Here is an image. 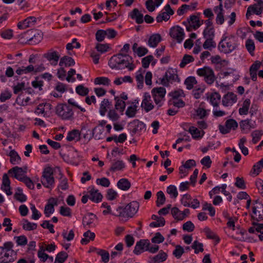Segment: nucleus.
<instances>
[{
  "mask_svg": "<svg viewBox=\"0 0 263 263\" xmlns=\"http://www.w3.org/2000/svg\"><path fill=\"white\" fill-rule=\"evenodd\" d=\"M206 40L203 44L204 49H209L211 48H215L216 46V43L213 41L212 38H205Z\"/></svg>",
  "mask_w": 263,
  "mask_h": 263,
  "instance_id": "680f3d73",
  "label": "nucleus"
},
{
  "mask_svg": "<svg viewBox=\"0 0 263 263\" xmlns=\"http://www.w3.org/2000/svg\"><path fill=\"white\" fill-rule=\"evenodd\" d=\"M197 83V81L194 77H187L185 81H184V84L186 86V88L189 90L192 89L194 85Z\"/></svg>",
  "mask_w": 263,
  "mask_h": 263,
  "instance_id": "09e8293b",
  "label": "nucleus"
},
{
  "mask_svg": "<svg viewBox=\"0 0 263 263\" xmlns=\"http://www.w3.org/2000/svg\"><path fill=\"white\" fill-rule=\"evenodd\" d=\"M43 57L46 58L51 65L55 66L58 64L60 55L57 51L50 50L44 53Z\"/></svg>",
  "mask_w": 263,
  "mask_h": 263,
  "instance_id": "ddd939ff",
  "label": "nucleus"
},
{
  "mask_svg": "<svg viewBox=\"0 0 263 263\" xmlns=\"http://www.w3.org/2000/svg\"><path fill=\"white\" fill-rule=\"evenodd\" d=\"M188 23L190 25H192L193 29H197L201 25L199 23V20L196 15H192L188 18Z\"/></svg>",
  "mask_w": 263,
  "mask_h": 263,
  "instance_id": "ea45409f",
  "label": "nucleus"
},
{
  "mask_svg": "<svg viewBox=\"0 0 263 263\" xmlns=\"http://www.w3.org/2000/svg\"><path fill=\"white\" fill-rule=\"evenodd\" d=\"M111 105V102H110L107 99H104L101 102L99 112L101 116H105L107 108H109Z\"/></svg>",
  "mask_w": 263,
  "mask_h": 263,
  "instance_id": "473e14b6",
  "label": "nucleus"
},
{
  "mask_svg": "<svg viewBox=\"0 0 263 263\" xmlns=\"http://www.w3.org/2000/svg\"><path fill=\"white\" fill-rule=\"evenodd\" d=\"M249 7L253 13L260 15L263 11V1L259 0L256 4L250 6Z\"/></svg>",
  "mask_w": 263,
  "mask_h": 263,
  "instance_id": "a878e982",
  "label": "nucleus"
},
{
  "mask_svg": "<svg viewBox=\"0 0 263 263\" xmlns=\"http://www.w3.org/2000/svg\"><path fill=\"white\" fill-rule=\"evenodd\" d=\"M214 12L217 14L216 17V23L222 25L224 23V13L222 4L220 3L218 6H215L214 8Z\"/></svg>",
  "mask_w": 263,
  "mask_h": 263,
  "instance_id": "f3484780",
  "label": "nucleus"
},
{
  "mask_svg": "<svg viewBox=\"0 0 263 263\" xmlns=\"http://www.w3.org/2000/svg\"><path fill=\"white\" fill-rule=\"evenodd\" d=\"M14 197L16 200L21 202H25L27 200L26 195L23 194L22 190L19 187L17 189V192L14 194Z\"/></svg>",
  "mask_w": 263,
  "mask_h": 263,
  "instance_id": "de8ad7c7",
  "label": "nucleus"
},
{
  "mask_svg": "<svg viewBox=\"0 0 263 263\" xmlns=\"http://www.w3.org/2000/svg\"><path fill=\"white\" fill-rule=\"evenodd\" d=\"M151 102V97L148 92H145L144 94V98L141 103V107L144 108L146 112H148L152 110L154 106Z\"/></svg>",
  "mask_w": 263,
  "mask_h": 263,
  "instance_id": "dca6fc26",
  "label": "nucleus"
},
{
  "mask_svg": "<svg viewBox=\"0 0 263 263\" xmlns=\"http://www.w3.org/2000/svg\"><path fill=\"white\" fill-rule=\"evenodd\" d=\"M97 218L96 215L92 213L86 214L83 218L82 223L84 226L90 227L93 223L94 220Z\"/></svg>",
  "mask_w": 263,
  "mask_h": 263,
  "instance_id": "b1692460",
  "label": "nucleus"
},
{
  "mask_svg": "<svg viewBox=\"0 0 263 263\" xmlns=\"http://www.w3.org/2000/svg\"><path fill=\"white\" fill-rule=\"evenodd\" d=\"M96 183L98 185H100L106 187H108L110 184L109 179L106 177L97 179L96 180Z\"/></svg>",
  "mask_w": 263,
  "mask_h": 263,
  "instance_id": "338daca9",
  "label": "nucleus"
},
{
  "mask_svg": "<svg viewBox=\"0 0 263 263\" xmlns=\"http://www.w3.org/2000/svg\"><path fill=\"white\" fill-rule=\"evenodd\" d=\"M194 60L193 56L189 54H185L179 64L180 68H184L187 64L193 62Z\"/></svg>",
  "mask_w": 263,
  "mask_h": 263,
  "instance_id": "a18cd8bd",
  "label": "nucleus"
},
{
  "mask_svg": "<svg viewBox=\"0 0 263 263\" xmlns=\"http://www.w3.org/2000/svg\"><path fill=\"white\" fill-rule=\"evenodd\" d=\"M13 247V243L11 241H7L4 243L3 247H0V250L2 251L5 250L7 252H10L11 256H16V253L12 250Z\"/></svg>",
  "mask_w": 263,
  "mask_h": 263,
  "instance_id": "4c0bfd02",
  "label": "nucleus"
},
{
  "mask_svg": "<svg viewBox=\"0 0 263 263\" xmlns=\"http://www.w3.org/2000/svg\"><path fill=\"white\" fill-rule=\"evenodd\" d=\"M125 166V163L122 160H116L112 163L109 171L113 172L122 171Z\"/></svg>",
  "mask_w": 263,
  "mask_h": 263,
  "instance_id": "cd10ccee",
  "label": "nucleus"
},
{
  "mask_svg": "<svg viewBox=\"0 0 263 263\" xmlns=\"http://www.w3.org/2000/svg\"><path fill=\"white\" fill-rule=\"evenodd\" d=\"M84 238H82L81 243L82 245L87 244L90 240H93L95 237V234L89 230L85 232L83 234Z\"/></svg>",
  "mask_w": 263,
  "mask_h": 263,
  "instance_id": "72a5a7b5",
  "label": "nucleus"
},
{
  "mask_svg": "<svg viewBox=\"0 0 263 263\" xmlns=\"http://www.w3.org/2000/svg\"><path fill=\"white\" fill-rule=\"evenodd\" d=\"M166 253L161 250L159 254L153 257L152 260L154 263H159L165 261L167 259Z\"/></svg>",
  "mask_w": 263,
  "mask_h": 263,
  "instance_id": "79ce46f5",
  "label": "nucleus"
},
{
  "mask_svg": "<svg viewBox=\"0 0 263 263\" xmlns=\"http://www.w3.org/2000/svg\"><path fill=\"white\" fill-rule=\"evenodd\" d=\"M237 100V96L233 92H229L223 96L222 103L224 106H229L236 103Z\"/></svg>",
  "mask_w": 263,
  "mask_h": 263,
  "instance_id": "4468645a",
  "label": "nucleus"
},
{
  "mask_svg": "<svg viewBox=\"0 0 263 263\" xmlns=\"http://www.w3.org/2000/svg\"><path fill=\"white\" fill-rule=\"evenodd\" d=\"M240 127L242 130L249 131L251 128H255L254 124L251 122L250 119L242 120L239 122Z\"/></svg>",
  "mask_w": 263,
  "mask_h": 263,
  "instance_id": "c756f323",
  "label": "nucleus"
},
{
  "mask_svg": "<svg viewBox=\"0 0 263 263\" xmlns=\"http://www.w3.org/2000/svg\"><path fill=\"white\" fill-rule=\"evenodd\" d=\"M167 193L170 195L172 197L176 198L178 196V192L176 187L174 185H169L166 189Z\"/></svg>",
  "mask_w": 263,
  "mask_h": 263,
  "instance_id": "e2e57ef3",
  "label": "nucleus"
},
{
  "mask_svg": "<svg viewBox=\"0 0 263 263\" xmlns=\"http://www.w3.org/2000/svg\"><path fill=\"white\" fill-rule=\"evenodd\" d=\"M14 238L16 240V242L18 246H24L27 244L28 240L25 235L15 236Z\"/></svg>",
  "mask_w": 263,
  "mask_h": 263,
  "instance_id": "052dcab7",
  "label": "nucleus"
},
{
  "mask_svg": "<svg viewBox=\"0 0 263 263\" xmlns=\"http://www.w3.org/2000/svg\"><path fill=\"white\" fill-rule=\"evenodd\" d=\"M34 70V66L32 65H28L27 67L23 66L19 67L16 70V73L18 75H21L23 74H27L32 72Z\"/></svg>",
  "mask_w": 263,
  "mask_h": 263,
  "instance_id": "a19ab883",
  "label": "nucleus"
},
{
  "mask_svg": "<svg viewBox=\"0 0 263 263\" xmlns=\"http://www.w3.org/2000/svg\"><path fill=\"white\" fill-rule=\"evenodd\" d=\"M27 172V167L25 166L23 167L14 166L8 171L9 174H12V177L19 181L23 179L24 176H27L26 174Z\"/></svg>",
  "mask_w": 263,
  "mask_h": 263,
  "instance_id": "9b49d317",
  "label": "nucleus"
},
{
  "mask_svg": "<svg viewBox=\"0 0 263 263\" xmlns=\"http://www.w3.org/2000/svg\"><path fill=\"white\" fill-rule=\"evenodd\" d=\"M109 48V46L107 44H103L97 43L96 46V49L101 53H103L107 52Z\"/></svg>",
  "mask_w": 263,
  "mask_h": 263,
  "instance_id": "69168bd1",
  "label": "nucleus"
},
{
  "mask_svg": "<svg viewBox=\"0 0 263 263\" xmlns=\"http://www.w3.org/2000/svg\"><path fill=\"white\" fill-rule=\"evenodd\" d=\"M57 199L54 198H51L49 199L48 203L45 205L44 209V214L47 217H49L50 214L53 213L54 211V205H57Z\"/></svg>",
  "mask_w": 263,
  "mask_h": 263,
  "instance_id": "a211bd4d",
  "label": "nucleus"
},
{
  "mask_svg": "<svg viewBox=\"0 0 263 263\" xmlns=\"http://www.w3.org/2000/svg\"><path fill=\"white\" fill-rule=\"evenodd\" d=\"M131 123L133 125V128L131 130V134L132 135H134L145 129V124L142 121H140L138 120H135Z\"/></svg>",
  "mask_w": 263,
  "mask_h": 263,
  "instance_id": "412c9836",
  "label": "nucleus"
},
{
  "mask_svg": "<svg viewBox=\"0 0 263 263\" xmlns=\"http://www.w3.org/2000/svg\"><path fill=\"white\" fill-rule=\"evenodd\" d=\"M23 229L25 231H32L37 228V225L35 223L31 222L26 219H23Z\"/></svg>",
  "mask_w": 263,
  "mask_h": 263,
  "instance_id": "e433bc0d",
  "label": "nucleus"
},
{
  "mask_svg": "<svg viewBox=\"0 0 263 263\" xmlns=\"http://www.w3.org/2000/svg\"><path fill=\"white\" fill-rule=\"evenodd\" d=\"M251 104V101L249 99H246L243 102L242 107L239 109V114L240 115H246L248 114V111Z\"/></svg>",
  "mask_w": 263,
  "mask_h": 263,
  "instance_id": "c9c22d12",
  "label": "nucleus"
},
{
  "mask_svg": "<svg viewBox=\"0 0 263 263\" xmlns=\"http://www.w3.org/2000/svg\"><path fill=\"white\" fill-rule=\"evenodd\" d=\"M163 10L164 11H161L156 17V21L158 23H161L163 21H167L170 19V16L174 14V11L171 8L169 4H166Z\"/></svg>",
  "mask_w": 263,
  "mask_h": 263,
  "instance_id": "9d476101",
  "label": "nucleus"
},
{
  "mask_svg": "<svg viewBox=\"0 0 263 263\" xmlns=\"http://www.w3.org/2000/svg\"><path fill=\"white\" fill-rule=\"evenodd\" d=\"M136 79L137 82V87L139 89L142 88L143 86V76L141 70H139L136 76Z\"/></svg>",
  "mask_w": 263,
  "mask_h": 263,
  "instance_id": "603ef678",
  "label": "nucleus"
},
{
  "mask_svg": "<svg viewBox=\"0 0 263 263\" xmlns=\"http://www.w3.org/2000/svg\"><path fill=\"white\" fill-rule=\"evenodd\" d=\"M198 76L204 78V81L208 84H212L216 80L213 70L208 66L199 68L197 70Z\"/></svg>",
  "mask_w": 263,
  "mask_h": 263,
  "instance_id": "0eeeda50",
  "label": "nucleus"
},
{
  "mask_svg": "<svg viewBox=\"0 0 263 263\" xmlns=\"http://www.w3.org/2000/svg\"><path fill=\"white\" fill-rule=\"evenodd\" d=\"M165 196L163 192L160 191L157 193V200L156 205L158 207H160L163 205L165 202Z\"/></svg>",
  "mask_w": 263,
  "mask_h": 263,
  "instance_id": "37998d69",
  "label": "nucleus"
},
{
  "mask_svg": "<svg viewBox=\"0 0 263 263\" xmlns=\"http://www.w3.org/2000/svg\"><path fill=\"white\" fill-rule=\"evenodd\" d=\"M138 106L136 104L132 105L127 108L125 115L128 118H134L137 112Z\"/></svg>",
  "mask_w": 263,
  "mask_h": 263,
  "instance_id": "58836bf2",
  "label": "nucleus"
},
{
  "mask_svg": "<svg viewBox=\"0 0 263 263\" xmlns=\"http://www.w3.org/2000/svg\"><path fill=\"white\" fill-rule=\"evenodd\" d=\"M20 36L26 39L30 44H36L42 40L43 33L39 30H29L20 35Z\"/></svg>",
  "mask_w": 263,
  "mask_h": 263,
  "instance_id": "423d86ee",
  "label": "nucleus"
},
{
  "mask_svg": "<svg viewBox=\"0 0 263 263\" xmlns=\"http://www.w3.org/2000/svg\"><path fill=\"white\" fill-rule=\"evenodd\" d=\"M94 83L96 85H104L108 86L110 85V81L107 77H100L96 78L94 80Z\"/></svg>",
  "mask_w": 263,
  "mask_h": 263,
  "instance_id": "49530a36",
  "label": "nucleus"
},
{
  "mask_svg": "<svg viewBox=\"0 0 263 263\" xmlns=\"http://www.w3.org/2000/svg\"><path fill=\"white\" fill-rule=\"evenodd\" d=\"M81 133L78 129H73L68 133L66 140L68 141L76 140L78 141L80 140Z\"/></svg>",
  "mask_w": 263,
  "mask_h": 263,
  "instance_id": "bb28decb",
  "label": "nucleus"
},
{
  "mask_svg": "<svg viewBox=\"0 0 263 263\" xmlns=\"http://www.w3.org/2000/svg\"><path fill=\"white\" fill-rule=\"evenodd\" d=\"M99 128L95 127L92 130H90L87 128L85 125H82L81 129V135L82 137L88 141H89L92 137H95V134L97 133Z\"/></svg>",
  "mask_w": 263,
  "mask_h": 263,
  "instance_id": "2eb2a0df",
  "label": "nucleus"
},
{
  "mask_svg": "<svg viewBox=\"0 0 263 263\" xmlns=\"http://www.w3.org/2000/svg\"><path fill=\"white\" fill-rule=\"evenodd\" d=\"M75 64L74 60L70 57L64 56L62 57L60 61L59 65L60 66H65V67H70Z\"/></svg>",
  "mask_w": 263,
  "mask_h": 263,
  "instance_id": "7c9ffc66",
  "label": "nucleus"
},
{
  "mask_svg": "<svg viewBox=\"0 0 263 263\" xmlns=\"http://www.w3.org/2000/svg\"><path fill=\"white\" fill-rule=\"evenodd\" d=\"M108 65L111 69H123L127 68L129 71L134 70L135 67L132 58L122 53L111 57L108 61Z\"/></svg>",
  "mask_w": 263,
  "mask_h": 263,
  "instance_id": "f257e3e1",
  "label": "nucleus"
},
{
  "mask_svg": "<svg viewBox=\"0 0 263 263\" xmlns=\"http://www.w3.org/2000/svg\"><path fill=\"white\" fill-rule=\"evenodd\" d=\"M53 175V170L51 167L44 168L41 178L42 184L44 187L50 189L53 188L55 183Z\"/></svg>",
  "mask_w": 263,
  "mask_h": 263,
  "instance_id": "39448f33",
  "label": "nucleus"
},
{
  "mask_svg": "<svg viewBox=\"0 0 263 263\" xmlns=\"http://www.w3.org/2000/svg\"><path fill=\"white\" fill-rule=\"evenodd\" d=\"M139 203L136 201H133L128 203L125 207L119 206L116 209L117 214L113 215L124 218H132L138 211Z\"/></svg>",
  "mask_w": 263,
  "mask_h": 263,
  "instance_id": "f03ea898",
  "label": "nucleus"
},
{
  "mask_svg": "<svg viewBox=\"0 0 263 263\" xmlns=\"http://www.w3.org/2000/svg\"><path fill=\"white\" fill-rule=\"evenodd\" d=\"M60 175L61 177L58 187H60L63 190H66L68 189V180L66 177H63L62 173H60Z\"/></svg>",
  "mask_w": 263,
  "mask_h": 263,
  "instance_id": "0e129e2a",
  "label": "nucleus"
},
{
  "mask_svg": "<svg viewBox=\"0 0 263 263\" xmlns=\"http://www.w3.org/2000/svg\"><path fill=\"white\" fill-rule=\"evenodd\" d=\"M7 155L10 157V162L13 165H17L20 164L21 162V158L18 153L14 150H11Z\"/></svg>",
  "mask_w": 263,
  "mask_h": 263,
  "instance_id": "393cba45",
  "label": "nucleus"
},
{
  "mask_svg": "<svg viewBox=\"0 0 263 263\" xmlns=\"http://www.w3.org/2000/svg\"><path fill=\"white\" fill-rule=\"evenodd\" d=\"M68 254L64 252H59L56 256L54 263H64L68 258Z\"/></svg>",
  "mask_w": 263,
  "mask_h": 263,
  "instance_id": "c03bdc74",
  "label": "nucleus"
},
{
  "mask_svg": "<svg viewBox=\"0 0 263 263\" xmlns=\"http://www.w3.org/2000/svg\"><path fill=\"white\" fill-rule=\"evenodd\" d=\"M184 253V249L180 245H176L175 250L173 252V254L176 258L179 259Z\"/></svg>",
  "mask_w": 263,
  "mask_h": 263,
  "instance_id": "4d7b16f0",
  "label": "nucleus"
},
{
  "mask_svg": "<svg viewBox=\"0 0 263 263\" xmlns=\"http://www.w3.org/2000/svg\"><path fill=\"white\" fill-rule=\"evenodd\" d=\"M191 248L194 249L195 254H198L199 252H202L203 251V245L202 243L199 242L197 240L193 242Z\"/></svg>",
  "mask_w": 263,
  "mask_h": 263,
  "instance_id": "3c124183",
  "label": "nucleus"
},
{
  "mask_svg": "<svg viewBox=\"0 0 263 263\" xmlns=\"http://www.w3.org/2000/svg\"><path fill=\"white\" fill-rule=\"evenodd\" d=\"M56 115L62 120L73 121L74 112L72 109L66 104H59L55 107Z\"/></svg>",
  "mask_w": 263,
  "mask_h": 263,
  "instance_id": "20e7f679",
  "label": "nucleus"
},
{
  "mask_svg": "<svg viewBox=\"0 0 263 263\" xmlns=\"http://www.w3.org/2000/svg\"><path fill=\"white\" fill-rule=\"evenodd\" d=\"M107 117L112 122H116L119 120L120 116L115 109H109L107 114Z\"/></svg>",
  "mask_w": 263,
  "mask_h": 263,
  "instance_id": "5fc2aeb1",
  "label": "nucleus"
},
{
  "mask_svg": "<svg viewBox=\"0 0 263 263\" xmlns=\"http://www.w3.org/2000/svg\"><path fill=\"white\" fill-rule=\"evenodd\" d=\"M203 35L204 38L213 39L215 35L214 28H205L203 32Z\"/></svg>",
  "mask_w": 263,
  "mask_h": 263,
  "instance_id": "bf43d9fd",
  "label": "nucleus"
},
{
  "mask_svg": "<svg viewBox=\"0 0 263 263\" xmlns=\"http://www.w3.org/2000/svg\"><path fill=\"white\" fill-rule=\"evenodd\" d=\"M171 213L175 219L178 221L183 220V216H182V211H180L178 208H173L171 210Z\"/></svg>",
  "mask_w": 263,
  "mask_h": 263,
  "instance_id": "8fccbe9b",
  "label": "nucleus"
},
{
  "mask_svg": "<svg viewBox=\"0 0 263 263\" xmlns=\"http://www.w3.org/2000/svg\"><path fill=\"white\" fill-rule=\"evenodd\" d=\"M89 199L93 202L98 203L101 201L102 199V194L99 192L98 190L93 187L89 191Z\"/></svg>",
  "mask_w": 263,
  "mask_h": 263,
  "instance_id": "5701e85b",
  "label": "nucleus"
},
{
  "mask_svg": "<svg viewBox=\"0 0 263 263\" xmlns=\"http://www.w3.org/2000/svg\"><path fill=\"white\" fill-rule=\"evenodd\" d=\"M76 91L80 96H85L88 93L89 89L83 85H79L76 88Z\"/></svg>",
  "mask_w": 263,
  "mask_h": 263,
  "instance_id": "13d9d810",
  "label": "nucleus"
},
{
  "mask_svg": "<svg viewBox=\"0 0 263 263\" xmlns=\"http://www.w3.org/2000/svg\"><path fill=\"white\" fill-rule=\"evenodd\" d=\"M220 100V96L217 92H215L211 96L210 102L213 105L214 108L218 106Z\"/></svg>",
  "mask_w": 263,
  "mask_h": 263,
  "instance_id": "864d4df0",
  "label": "nucleus"
},
{
  "mask_svg": "<svg viewBox=\"0 0 263 263\" xmlns=\"http://www.w3.org/2000/svg\"><path fill=\"white\" fill-rule=\"evenodd\" d=\"M1 189L5 191L6 194L8 196L11 195L12 194L10 190V181L6 174H4L3 176Z\"/></svg>",
  "mask_w": 263,
  "mask_h": 263,
  "instance_id": "aec40b11",
  "label": "nucleus"
},
{
  "mask_svg": "<svg viewBox=\"0 0 263 263\" xmlns=\"http://www.w3.org/2000/svg\"><path fill=\"white\" fill-rule=\"evenodd\" d=\"M237 47V44L233 36H228L224 34L218 44V48L220 52L230 53Z\"/></svg>",
  "mask_w": 263,
  "mask_h": 263,
  "instance_id": "7ed1b4c3",
  "label": "nucleus"
},
{
  "mask_svg": "<svg viewBox=\"0 0 263 263\" xmlns=\"http://www.w3.org/2000/svg\"><path fill=\"white\" fill-rule=\"evenodd\" d=\"M129 16L133 20H135L137 24H142L144 21L143 14L140 12L137 8L134 9L129 13Z\"/></svg>",
  "mask_w": 263,
  "mask_h": 263,
  "instance_id": "4be33fe9",
  "label": "nucleus"
},
{
  "mask_svg": "<svg viewBox=\"0 0 263 263\" xmlns=\"http://www.w3.org/2000/svg\"><path fill=\"white\" fill-rule=\"evenodd\" d=\"M252 219L256 221H260L263 220V207L262 209H258L257 211V215H254L253 214L251 215Z\"/></svg>",
  "mask_w": 263,
  "mask_h": 263,
  "instance_id": "774afa93",
  "label": "nucleus"
},
{
  "mask_svg": "<svg viewBox=\"0 0 263 263\" xmlns=\"http://www.w3.org/2000/svg\"><path fill=\"white\" fill-rule=\"evenodd\" d=\"M150 245L151 243L148 239H141L137 242L133 252L136 255H139L144 251H146V249Z\"/></svg>",
  "mask_w": 263,
  "mask_h": 263,
  "instance_id": "f8f14e48",
  "label": "nucleus"
},
{
  "mask_svg": "<svg viewBox=\"0 0 263 263\" xmlns=\"http://www.w3.org/2000/svg\"><path fill=\"white\" fill-rule=\"evenodd\" d=\"M161 41V35L159 34H155L149 37L148 41V45L151 47L155 48Z\"/></svg>",
  "mask_w": 263,
  "mask_h": 263,
  "instance_id": "c85d7f7f",
  "label": "nucleus"
},
{
  "mask_svg": "<svg viewBox=\"0 0 263 263\" xmlns=\"http://www.w3.org/2000/svg\"><path fill=\"white\" fill-rule=\"evenodd\" d=\"M115 100L116 101L115 109L119 110L121 114H123L126 106L125 102L118 97H115Z\"/></svg>",
  "mask_w": 263,
  "mask_h": 263,
  "instance_id": "f704fd0d",
  "label": "nucleus"
},
{
  "mask_svg": "<svg viewBox=\"0 0 263 263\" xmlns=\"http://www.w3.org/2000/svg\"><path fill=\"white\" fill-rule=\"evenodd\" d=\"M36 21V18L34 16H29L23 21L20 22L17 24V27L20 29H25L27 27H31Z\"/></svg>",
  "mask_w": 263,
  "mask_h": 263,
  "instance_id": "6ab92c4d",
  "label": "nucleus"
},
{
  "mask_svg": "<svg viewBox=\"0 0 263 263\" xmlns=\"http://www.w3.org/2000/svg\"><path fill=\"white\" fill-rule=\"evenodd\" d=\"M188 131L192 135L193 139L200 138L203 136V135H200V131L194 126L190 127Z\"/></svg>",
  "mask_w": 263,
  "mask_h": 263,
  "instance_id": "6e6d98bb",
  "label": "nucleus"
},
{
  "mask_svg": "<svg viewBox=\"0 0 263 263\" xmlns=\"http://www.w3.org/2000/svg\"><path fill=\"white\" fill-rule=\"evenodd\" d=\"M170 35L171 37L176 40L178 43H180L184 38L183 29L179 26L172 27L170 30Z\"/></svg>",
  "mask_w": 263,
  "mask_h": 263,
  "instance_id": "1a4fd4ad",
  "label": "nucleus"
},
{
  "mask_svg": "<svg viewBox=\"0 0 263 263\" xmlns=\"http://www.w3.org/2000/svg\"><path fill=\"white\" fill-rule=\"evenodd\" d=\"M152 94L155 103L159 107L161 106L166 94L165 88L162 87L154 88L152 90Z\"/></svg>",
  "mask_w": 263,
  "mask_h": 263,
  "instance_id": "6e6552de",
  "label": "nucleus"
},
{
  "mask_svg": "<svg viewBox=\"0 0 263 263\" xmlns=\"http://www.w3.org/2000/svg\"><path fill=\"white\" fill-rule=\"evenodd\" d=\"M130 182L126 178H122L117 182V186L123 191L128 190L130 188Z\"/></svg>",
  "mask_w": 263,
  "mask_h": 263,
  "instance_id": "2f4dec72",
  "label": "nucleus"
}]
</instances>
